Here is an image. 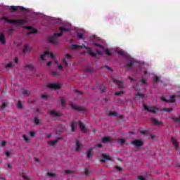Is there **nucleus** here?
I'll use <instances>...</instances> for the list:
<instances>
[{
    "label": "nucleus",
    "instance_id": "obj_1",
    "mask_svg": "<svg viewBox=\"0 0 180 180\" xmlns=\"http://www.w3.org/2000/svg\"><path fill=\"white\" fill-rule=\"evenodd\" d=\"M59 29L60 30V32L54 33L53 35L49 39V41L51 43V44H58V43H60V41L58 39V37H61L64 32H70V29L65 28L64 27H60Z\"/></svg>",
    "mask_w": 180,
    "mask_h": 180
},
{
    "label": "nucleus",
    "instance_id": "obj_2",
    "mask_svg": "<svg viewBox=\"0 0 180 180\" xmlns=\"http://www.w3.org/2000/svg\"><path fill=\"white\" fill-rule=\"evenodd\" d=\"M1 20H4L6 23H10L11 25H15V26H22V25H26L27 22V20L25 19L9 20L6 16H3Z\"/></svg>",
    "mask_w": 180,
    "mask_h": 180
},
{
    "label": "nucleus",
    "instance_id": "obj_3",
    "mask_svg": "<svg viewBox=\"0 0 180 180\" xmlns=\"http://www.w3.org/2000/svg\"><path fill=\"white\" fill-rule=\"evenodd\" d=\"M49 89H61L63 84L61 83H49L46 85Z\"/></svg>",
    "mask_w": 180,
    "mask_h": 180
},
{
    "label": "nucleus",
    "instance_id": "obj_4",
    "mask_svg": "<svg viewBox=\"0 0 180 180\" xmlns=\"http://www.w3.org/2000/svg\"><path fill=\"white\" fill-rule=\"evenodd\" d=\"M93 44L94 46H96L97 47H99L101 50H103V51H105L107 56H112V53H110V50L105 49V47L103 46V45H101V44L95 43V42H93Z\"/></svg>",
    "mask_w": 180,
    "mask_h": 180
},
{
    "label": "nucleus",
    "instance_id": "obj_5",
    "mask_svg": "<svg viewBox=\"0 0 180 180\" xmlns=\"http://www.w3.org/2000/svg\"><path fill=\"white\" fill-rule=\"evenodd\" d=\"M143 108L145 109V110H147V112H150L153 115H155V113H157V110H158V108H156L155 107L148 108V106H147L146 104H143Z\"/></svg>",
    "mask_w": 180,
    "mask_h": 180
},
{
    "label": "nucleus",
    "instance_id": "obj_6",
    "mask_svg": "<svg viewBox=\"0 0 180 180\" xmlns=\"http://www.w3.org/2000/svg\"><path fill=\"white\" fill-rule=\"evenodd\" d=\"M131 144H132L133 146H135V147L139 148V147H141L143 144H144V142H143V141L139 139H135L131 142Z\"/></svg>",
    "mask_w": 180,
    "mask_h": 180
},
{
    "label": "nucleus",
    "instance_id": "obj_7",
    "mask_svg": "<svg viewBox=\"0 0 180 180\" xmlns=\"http://www.w3.org/2000/svg\"><path fill=\"white\" fill-rule=\"evenodd\" d=\"M175 98H176L175 95H172L169 100L165 97H161V101L166 102V103H174V102H175Z\"/></svg>",
    "mask_w": 180,
    "mask_h": 180
},
{
    "label": "nucleus",
    "instance_id": "obj_8",
    "mask_svg": "<svg viewBox=\"0 0 180 180\" xmlns=\"http://www.w3.org/2000/svg\"><path fill=\"white\" fill-rule=\"evenodd\" d=\"M82 49H86V50H87L89 56H91V57H96V53H94V52H92V49H91V48L83 44V45H80V50Z\"/></svg>",
    "mask_w": 180,
    "mask_h": 180
},
{
    "label": "nucleus",
    "instance_id": "obj_9",
    "mask_svg": "<svg viewBox=\"0 0 180 180\" xmlns=\"http://www.w3.org/2000/svg\"><path fill=\"white\" fill-rule=\"evenodd\" d=\"M16 11H26V8L22 7V6H11L10 7V11L13 13V12H16Z\"/></svg>",
    "mask_w": 180,
    "mask_h": 180
},
{
    "label": "nucleus",
    "instance_id": "obj_10",
    "mask_svg": "<svg viewBox=\"0 0 180 180\" xmlns=\"http://www.w3.org/2000/svg\"><path fill=\"white\" fill-rule=\"evenodd\" d=\"M46 56H50L51 58H54L55 57L54 54H53L52 53H50L49 51H45L43 54H41L40 56L41 60H42V61H44Z\"/></svg>",
    "mask_w": 180,
    "mask_h": 180
},
{
    "label": "nucleus",
    "instance_id": "obj_11",
    "mask_svg": "<svg viewBox=\"0 0 180 180\" xmlns=\"http://www.w3.org/2000/svg\"><path fill=\"white\" fill-rule=\"evenodd\" d=\"M24 29H27V30H30V32H27V34L28 36L32 34L37 33V31L34 28H33V27L25 26Z\"/></svg>",
    "mask_w": 180,
    "mask_h": 180
},
{
    "label": "nucleus",
    "instance_id": "obj_12",
    "mask_svg": "<svg viewBox=\"0 0 180 180\" xmlns=\"http://www.w3.org/2000/svg\"><path fill=\"white\" fill-rule=\"evenodd\" d=\"M134 65H136V60H134V59H130L125 65V67H127V68H133Z\"/></svg>",
    "mask_w": 180,
    "mask_h": 180
},
{
    "label": "nucleus",
    "instance_id": "obj_13",
    "mask_svg": "<svg viewBox=\"0 0 180 180\" xmlns=\"http://www.w3.org/2000/svg\"><path fill=\"white\" fill-rule=\"evenodd\" d=\"M112 160L109 155H107L106 154H103L102 155V158L100 159L101 162H106V161H110Z\"/></svg>",
    "mask_w": 180,
    "mask_h": 180
},
{
    "label": "nucleus",
    "instance_id": "obj_14",
    "mask_svg": "<svg viewBox=\"0 0 180 180\" xmlns=\"http://www.w3.org/2000/svg\"><path fill=\"white\" fill-rule=\"evenodd\" d=\"M113 82L114 84H116V85H117V86H119V88H123V84H124V82L122 80H118L117 79H113Z\"/></svg>",
    "mask_w": 180,
    "mask_h": 180
},
{
    "label": "nucleus",
    "instance_id": "obj_15",
    "mask_svg": "<svg viewBox=\"0 0 180 180\" xmlns=\"http://www.w3.org/2000/svg\"><path fill=\"white\" fill-rule=\"evenodd\" d=\"M171 141H172L173 146H174V148L176 150H178V148H179V143H178V141H176V139L174 137H172Z\"/></svg>",
    "mask_w": 180,
    "mask_h": 180
},
{
    "label": "nucleus",
    "instance_id": "obj_16",
    "mask_svg": "<svg viewBox=\"0 0 180 180\" xmlns=\"http://www.w3.org/2000/svg\"><path fill=\"white\" fill-rule=\"evenodd\" d=\"M71 58V54L70 53H68L65 55V58H63V65L67 67L68 65V63L67 62V59H70Z\"/></svg>",
    "mask_w": 180,
    "mask_h": 180
},
{
    "label": "nucleus",
    "instance_id": "obj_17",
    "mask_svg": "<svg viewBox=\"0 0 180 180\" xmlns=\"http://www.w3.org/2000/svg\"><path fill=\"white\" fill-rule=\"evenodd\" d=\"M70 105L72 106V108L73 109H75V110H77V112H84L85 111V109H84L83 108L77 107V105L72 104V103H70Z\"/></svg>",
    "mask_w": 180,
    "mask_h": 180
},
{
    "label": "nucleus",
    "instance_id": "obj_18",
    "mask_svg": "<svg viewBox=\"0 0 180 180\" xmlns=\"http://www.w3.org/2000/svg\"><path fill=\"white\" fill-rule=\"evenodd\" d=\"M79 126L80 127V130L83 133H86V128L85 127V125L84 124V123H82L81 121H79Z\"/></svg>",
    "mask_w": 180,
    "mask_h": 180
},
{
    "label": "nucleus",
    "instance_id": "obj_19",
    "mask_svg": "<svg viewBox=\"0 0 180 180\" xmlns=\"http://www.w3.org/2000/svg\"><path fill=\"white\" fill-rule=\"evenodd\" d=\"M58 140H63V137H59L53 141H51L49 142V144L50 146H56V144H57V143H58Z\"/></svg>",
    "mask_w": 180,
    "mask_h": 180
},
{
    "label": "nucleus",
    "instance_id": "obj_20",
    "mask_svg": "<svg viewBox=\"0 0 180 180\" xmlns=\"http://www.w3.org/2000/svg\"><path fill=\"white\" fill-rule=\"evenodd\" d=\"M0 43L1 44H5L6 43V39L4 33H0Z\"/></svg>",
    "mask_w": 180,
    "mask_h": 180
},
{
    "label": "nucleus",
    "instance_id": "obj_21",
    "mask_svg": "<svg viewBox=\"0 0 180 180\" xmlns=\"http://www.w3.org/2000/svg\"><path fill=\"white\" fill-rule=\"evenodd\" d=\"M150 120L152 122V123H153V124H158V126H162V122L158 121V120H155V118H150Z\"/></svg>",
    "mask_w": 180,
    "mask_h": 180
},
{
    "label": "nucleus",
    "instance_id": "obj_22",
    "mask_svg": "<svg viewBox=\"0 0 180 180\" xmlns=\"http://www.w3.org/2000/svg\"><path fill=\"white\" fill-rule=\"evenodd\" d=\"M50 115H52V116H55V117H60L61 116V114L60 112H57L54 110H51L49 112Z\"/></svg>",
    "mask_w": 180,
    "mask_h": 180
},
{
    "label": "nucleus",
    "instance_id": "obj_23",
    "mask_svg": "<svg viewBox=\"0 0 180 180\" xmlns=\"http://www.w3.org/2000/svg\"><path fill=\"white\" fill-rule=\"evenodd\" d=\"M21 94L24 95V96H29V95H30V91L22 89L21 90Z\"/></svg>",
    "mask_w": 180,
    "mask_h": 180
},
{
    "label": "nucleus",
    "instance_id": "obj_24",
    "mask_svg": "<svg viewBox=\"0 0 180 180\" xmlns=\"http://www.w3.org/2000/svg\"><path fill=\"white\" fill-rule=\"evenodd\" d=\"M110 141H112V139L109 136H104L101 140V143H109Z\"/></svg>",
    "mask_w": 180,
    "mask_h": 180
},
{
    "label": "nucleus",
    "instance_id": "obj_25",
    "mask_svg": "<svg viewBox=\"0 0 180 180\" xmlns=\"http://www.w3.org/2000/svg\"><path fill=\"white\" fill-rule=\"evenodd\" d=\"M80 45H78V44H72L70 46V49L72 50H80Z\"/></svg>",
    "mask_w": 180,
    "mask_h": 180
},
{
    "label": "nucleus",
    "instance_id": "obj_26",
    "mask_svg": "<svg viewBox=\"0 0 180 180\" xmlns=\"http://www.w3.org/2000/svg\"><path fill=\"white\" fill-rule=\"evenodd\" d=\"M81 147H82V144L79 143V141L76 140V151H79Z\"/></svg>",
    "mask_w": 180,
    "mask_h": 180
},
{
    "label": "nucleus",
    "instance_id": "obj_27",
    "mask_svg": "<svg viewBox=\"0 0 180 180\" xmlns=\"http://www.w3.org/2000/svg\"><path fill=\"white\" fill-rule=\"evenodd\" d=\"M23 53H30V49H29V45L26 44L25 45V47L22 50Z\"/></svg>",
    "mask_w": 180,
    "mask_h": 180
},
{
    "label": "nucleus",
    "instance_id": "obj_28",
    "mask_svg": "<svg viewBox=\"0 0 180 180\" xmlns=\"http://www.w3.org/2000/svg\"><path fill=\"white\" fill-rule=\"evenodd\" d=\"M172 119L174 122H175V123H178V124H179V123H180V115H179V117H173Z\"/></svg>",
    "mask_w": 180,
    "mask_h": 180
},
{
    "label": "nucleus",
    "instance_id": "obj_29",
    "mask_svg": "<svg viewBox=\"0 0 180 180\" xmlns=\"http://www.w3.org/2000/svg\"><path fill=\"white\" fill-rule=\"evenodd\" d=\"M25 68L27 70H34V66H33V64H27L25 65Z\"/></svg>",
    "mask_w": 180,
    "mask_h": 180
},
{
    "label": "nucleus",
    "instance_id": "obj_30",
    "mask_svg": "<svg viewBox=\"0 0 180 180\" xmlns=\"http://www.w3.org/2000/svg\"><path fill=\"white\" fill-rule=\"evenodd\" d=\"M86 155H87V158H91V157L92 158V148L89 149L87 151Z\"/></svg>",
    "mask_w": 180,
    "mask_h": 180
},
{
    "label": "nucleus",
    "instance_id": "obj_31",
    "mask_svg": "<svg viewBox=\"0 0 180 180\" xmlns=\"http://www.w3.org/2000/svg\"><path fill=\"white\" fill-rule=\"evenodd\" d=\"M72 131H75V122L72 121L70 124Z\"/></svg>",
    "mask_w": 180,
    "mask_h": 180
},
{
    "label": "nucleus",
    "instance_id": "obj_32",
    "mask_svg": "<svg viewBox=\"0 0 180 180\" xmlns=\"http://www.w3.org/2000/svg\"><path fill=\"white\" fill-rule=\"evenodd\" d=\"M134 89L135 91H136V92H140V91L141 90V88L140 87V86H139V84H135Z\"/></svg>",
    "mask_w": 180,
    "mask_h": 180
},
{
    "label": "nucleus",
    "instance_id": "obj_33",
    "mask_svg": "<svg viewBox=\"0 0 180 180\" xmlns=\"http://www.w3.org/2000/svg\"><path fill=\"white\" fill-rule=\"evenodd\" d=\"M59 101L62 106H65V101L63 97L59 98Z\"/></svg>",
    "mask_w": 180,
    "mask_h": 180
},
{
    "label": "nucleus",
    "instance_id": "obj_34",
    "mask_svg": "<svg viewBox=\"0 0 180 180\" xmlns=\"http://www.w3.org/2000/svg\"><path fill=\"white\" fill-rule=\"evenodd\" d=\"M17 108H18V109H22V108H23V105H22V101H19L17 103Z\"/></svg>",
    "mask_w": 180,
    "mask_h": 180
},
{
    "label": "nucleus",
    "instance_id": "obj_35",
    "mask_svg": "<svg viewBox=\"0 0 180 180\" xmlns=\"http://www.w3.org/2000/svg\"><path fill=\"white\" fill-rule=\"evenodd\" d=\"M85 71L86 72H89V74H91V72H94V69L89 68V67H86L85 69Z\"/></svg>",
    "mask_w": 180,
    "mask_h": 180
},
{
    "label": "nucleus",
    "instance_id": "obj_36",
    "mask_svg": "<svg viewBox=\"0 0 180 180\" xmlns=\"http://www.w3.org/2000/svg\"><path fill=\"white\" fill-rule=\"evenodd\" d=\"M6 106H8V103H3L2 105L0 106L1 110H4V109H5V108H6Z\"/></svg>",
    "mask_w": 180,
    "mask_h": 180
},
{
    "label": "nucleus",
    "instance_id": "obj_37",
    "mask_svg": "<svg viewBox=\"0 0 180 180\" xmlns=\"http://www.w3.org/2000/svg\"><path fill=\"white\" fill-rule=\"evenodd\" d=\"M100 89L101 92H105L106 91V87L103 84L100 85Z\"/></svg>",
    "mask_w": 180,
    "mask_h": 180
},
{
    "label": "nucleus",
    "instance_id": "obj_38",
    "mask_svg": "<svg viewBox=\"0 0 180 180\" xmlns=\"http://www.w3.org/2000/svg\"><path fill=\"white\" fill-rule=\"evenodd\" d=\"M136 98H144V94L141 93H138L135 94Z\"/></svg>",
    "mask_w": 180,
    "mask_h": 180
},
{
    "label": "nucleus",
    "instance_id": "obj_39",
    "mask_svg": "<svg viewBox=\"0 0 180 180\" xmlns=\"http://www.w3.org/2000/svg\"><path fill=\"white\" fill-rule=\"evenodd\" d=\"M13 65H15L13 63L11 62L6 65V68H11V67H13Z\"/></svg>",
    "mask_w": 180,
    "mask_h": 180
},
{
    "label": "nucleus",
    "instance_id": "obj_40",
    "mask_svg": "<svg viewBox=\"0 0 180 180\" xmlns=\"http://www.w3.org/2000/svg\"><path fill=\"white\" fill-rule=\"evenodd\" d=\"M162 110L164 112H167L168 113H171V112H172L173 109L172 108H165Z\"/></svg>",
    "mask_w": 180,
    "mask_h": 180
},
{
    "label": "nucleus",
    "instance_id": "obj_41",
    "mask_svg": "<svg viewBox=\"0 0 180 180\" xmlns=\"http://www.w3.org/2000/svg\"><path fill=\"white\" fill-rule=\"evenodd\" d=\"M47 176H50V178H54V176H56V174L51 173V172H48Z\"/></svg>",
    "mask_w": 180,
    "mask_h": 180
},
{
    "label": "nucleus",
    "instance_id": "obj_42",
    "mask_svg": "<svg viewBox=\"0 0 180 180\" xmlns=\"http://www.w3.org/2000/svg\"><path fill=\"white\" fill-rule=\"evenodd\" d=\"M109 115H110V116L116 117V116H117V112L111 111V112H110Z\"/></svg>",
    "mask_w": 180,
    "mask_h": 180
},
{
    "label": "nucleus",
    "instance_id": "obj_43",
    "mask_svg": "<svg viewBox=\"0 0 180 180\" xmlns=\"http://www.w3.org/2000/svg\"><path fill=\"white\" fill-rule=\"evenodd\" d=\"M94 54H96V56L97 54H98V55H102V50H101V49H96V53H94Z\"/></svg>",
    "mask_w": 180,
    "mask_h": 180
},
{
    "label": "nucleus",
    "instance_id": "obj_44",
    "mask_svg": "<svg viewBox=\"0 0 180 180\" xmlns=\"http://www.w3.org/2000/svg\"><path fill=\"white\" fill-rule=\"evenodd\" d=\"M124 94V91H117L115 93V96H120V95H123Z\"/></svg>",
    "mask_w": 180,
    "mask_h": 180
},
{
    "label": "nucleus",
    "instance_id": "obj_45",
    "mask_svg": "<svg viewBox=\"0 0 180 180\" xmlns=\"http://www.w3.org/2000/svg\"><path fill=\"white\" fill-rule=\"evenodd\" d=\"M117 54H119L120 56H124V51H122V50H118L117 51Z\"/></svg>",
    "mask_w": 180,
    "mask_h": 180
},
{
    "label": "nucleus",
    "instance_id": "obj_46",
    "mask_svg": "<svg viewBox=\"0 0 180 180\" xmlns=\"http://www.w3.org/2000/svg\"><path fill=\"white\" fill-rule=\"evenodd\" d=\"M125 141H126L124 139H119V142L120 143L121 146H123Z\"/></svg>",
    "mask_w": 180,
    "mask_h": 180
},
{
    "label": "nucleus",
    "instance_id": "obj_47",
    "mask_svg": "<svg viewBox=\"0 0 180 180\" xmlns=\"http://www.w3.org/2000/svg\"><path fill=\"white\" fill-rule=\"evenodd\" d=\"M115 169H116V171H120V172L123 171V169L119 166H116Z\"/></svg>",
    "mask_w": 180,
    "mask_h": 180
},
{
    "label": "nucleus",
    "instance_id": "obj_48",
    "mask_svg": "<svg viewBox=\"0 0 180 180\" xmlns=\"http://www.w3.org/2000/svg\"><path fill=\"white\" fill-rule=\"evenodd\" d=\"M51 75L53 76V77H58V73H57V72L56 71H53L51 72Z\"/></svg>",
    "mask_w": 180,
    "mask_h": 180
},
{
    "label": "nucleus",
    "instance_id": "obj_49",
    "mask_svg": "<svg viewBox=\"0 0 180 180\" xmlns=\"http://www.w3.org/2000/svg\"><path fill=\"white\" fill-rule=\"evenodd\" d=\"M159 79H160V77L155 76L153 81H154V82H158Z\"/></svg>",
    "mask_w": 180,
    "mask_h": 180
},
{
    "label": "nucleus",
    "instance_id": "obj_50",
    "mask_svg": "<svg viewBox=\"0 0 180 180\" xmlns=\"http://www.w3.org/2000/svg\"><path fill=\"white\" fill-rule=\"evenodd\" d=\"M77 37L78 39H83L84 36L81 33H77Z\"/></svg>",
    "mask_w": 180,
    "mask_h": 180
},
{
    "label": "nucleus",
    "instance_id": "obj_51",
    "mask_svg": "<svg viewBox=\"0 0 180 180\" xmlns=\"http://www.w3.org/2000/svg\"><path fill=\"white\" fill-rule=\"evenodd\" d=\"M34 123H35V124H39V123H40V120H39L38 118H35L34 119Z\"/></svg>",
    "mask_w": 180,
    "mask_h": 180
},
{
    "label": "nucleus",
    "instance_id": "obj_52",
    "mask_svg": "<svg viewBox=\"0 0 180 180\" xmlns=\"http://www.w3.org/2000/svg\"><path fill=\"white\" fill-rule=\"evenodd\" d=\"M22 137H23L25 141H27V142L29 141V138H27V136L26 135H23Z\"/></svg>",
    "mask_w": 180,
    "mask_h": 180
},
{
    "label": "nucleus",
    "instance_id": "obj_53",
    "mask_svg": "<svg viewBox=\"0 0 180 180\" xmlns=\"http://www.w3.org/2000/svg\"><path fill=\"white\" fill-rule=\"evenodd\" d=\"M141 134H148V132L147 131L141 130L140 131Z\"/></svg>",
    "mask_w": 180,
    "mask_h": 180
},
{
    "label": "nucleus",
    "instance_id": "obj_54",
    "mask_svg": "<svg viewBox=\"0 0 180 180\" xmlns=\"http://www.w3.org/2000/svg\"><path fill=\"white\" fill-rule=\"evenodd\" d=\"M30 135L31 136V137H34V136H36V133L34 131H31L30 132Z\"/></svg>",
    "mask_w": 180,
    "mask_h": 180
},
{
    "label": "nucleus",
    "instance_id": "obj_55",
    "mask_svg": "<svg viewBox=\"0 0 180 180\" xmlns=\"http://www.w3.org/2000/svg\"><path fill=\"white\" fill-rule=\"evenodd\" d=\"M140 82H141V84H146V78L143 77L141 80Z\"/></svg>",
    "mask_w": 180,
    "mask_h": 180
},
{
    "label": "nucleus",
    "instance_id": "obj_56",
    "mask_svg": "<svg viewBox=\"0 0 180 180\" xmlns=\"http://www.w3.org/2000/svg\"><path fill=\"white\" fill-rule=\"evenodd\" d=\"M75 92H76V94H77V95H83V93L82 91H78V90H75Z\"/></svg>",
    "mask_w": 180,
    "mask_h": 180
},
{
    "label": "nucleus",
    "instance_id": "obj_57",
    "mask_svg": "<svg viewBox=\"0 0 180 180\" xmlns=\"http://www.w3.org/2000/svg\"><path fill=\"white\" fill-rule=\"evenodd\" d=\"M58 70H63V65L62 64L58 65Z\"/></svg>",
    "mask_w": 180,
    "mask_h": 180
},
{
    "label": "nucleus",
    "instance_id": "obj_58",
    "mask_svg": "<svg viewBox=\"0 0 180 180\" xmlns=\"http://www.w3.org/2000/svg\"><path fill=\"white\" fill-rule=\"evenodd\" d=\"M89 174V170H88V169H85L84 175H88Z\"/></svg>",
    "mask_w": 180,
    "mask_h": 180
},
{
    "label": "nucleus",
    "instance_id": "obj_59",
    "mask_svg": "<svg viewBox=\"0 0 180 180\" xmlns=\"http://www.w3.org/2000/svg\"><path fill=\"white\" fill-rule=\"evenodd\" d=\"M14 63H15V64H18V63H19V58H14Z\"/></svg>",
    "mask_w": 180,
    "mask_h": 180
},
{
    "label": "nucleus",
    "instance_id": "obj_60",
    "mask_svg": "<svg viewBox=\"0 0 180 180\" xmlns=\"http://www.w3.org/2000/svg\"><path fill=\"white\" fill-rule=\"evenodd\" d=\"M12 33H13V29H10L8 30V34L11 35V34H12Z\"/></svg>",
    "mask_w": 180,
    "mask_h": 180
},
{
    "label": "nucleus",
    "instance_id": "obj_61",
    "mask_svg": "<svg viewBox=\"0 0 180 180\" xmlns=\"http://www.w3.org/2000/svg\"><path fill=\"white\" fill-rule=\"evenodd\" d=\"M149 139H151L152 140H153V139H155V135L150 134V136L149 137Z\"/></svg>",
    "mask_w": 180,
    "mask_h": 180
},
{
    "label": "nucleus",
    "instance_id": "obj_62",
    "mask_svg": "<svg viewBox=\"0 0 180 180\" xmlns=\"http://www.w3.org/2000/svg\"><path fill=\"white\" fill-rule=\"evenodd\" d=\"M138 179L139 180H144V177L143 176H139Z\"/></svg>",
    "mask_w": 180,
    "mask_h": 180
},
{
    "label": "nucleus",
    "instance_id": "obj_63",
    "mask_svg": "<svg viewBox=\"0 0 180 180\" xmlns=\"http://www.w3.org/2000/svg\"><path fill=\"white\" fill-rule=\"evenodd\" d=\"M6 157H9L11 155V152L6 151Z\"/></svg>",
    "mask_w": 180,
    "mask_h": 180
},
{
    "label": "nucleus",
    "instance_id": "obj_64",
    "mask_svg": "<svg viewBox=\"0 0 180 180\" xmlns=\"http://www.w3.org/2000/svg\"><path fill=\"white\" fill-rule=\"evenodd\" d=\"M22 178H23V179H25V180H29V177H27V176H25V175H22Z\"/></svg>",
    "mask_w": 180,
    "mask_h": 180
}]
</instances>
